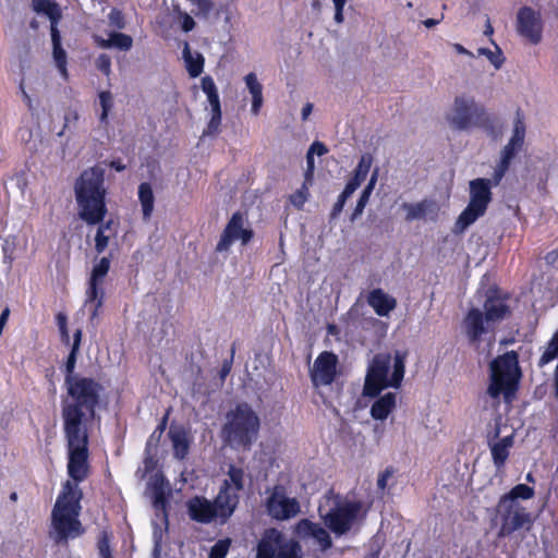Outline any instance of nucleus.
Wrapping results in <instances>:
<instances>
[{"instance_id": "2", "label": "nucleus", "mask_w": 558, "mask_h": 558, "mask_svg": "<svg viewBox=\"0 0 558 558\" xmlns=\"http://www.w3.org/2000/svg\"><path fill=\"white\" fill-rule=\"evenodd\" d=\"M105 170L92 167L84 170L74 183L77 215L87 225H99L107 215Z\"/></svg>"}, {"instance_id": "22", "label": "nucleus", "mask_w": 558, "mask_h": 558, "mask_svg": "<svg viewBox=\"0 0 558 558\" xmlns=\"http://www.w3.org/2000/svg\"><path fill=\"white\" fill-rule=\"evenodd\" d=\"M518 32L532 44H538L542 39V20L538 12L529 7H523L517 15Z\"/></svg>"}, {"instance_id": "53", "label": "nucleus", "mask_w": 558, "mask_h": 558, "mask_svg": "<svg viewBox=\"0 0 558 558\" xmlns=\"http://www.w3.org/2000/svg\"><path fill=\"white\" fill-rule=\"evenodd\" d=\"M391 476H392V471L389 469H386L384 472H381L377 478L378 489L384 492L386 489L388 481L391 478Z\"/></svg>"}, {"instance_id": "29", "label": "nucleus", "mask_w": 558, "mask_h": 558, "mask_svg": "<svg viewBox=\"0 0 558 558\" xmlns=\"http://www.w3.org/2000/svg\"><path fill=\"white\" fill-rule=\"evenodd\" d=\"M395 407L396 393L388 392L373 403L371 408V415L375 420H386Z\"/></svg>"}, {"instance_id": "14", "label": "nucleus", "mask_w": 558, "mask_h": 558, "mask_svg": "<svg viewBox=\"0 0 558 558\" xmlns=\"http://www.w3.org/2000/svg\"><path fill=\"white\" fill-rule=\"evenodd\" d=\"M246 475L243 469L230 465L218 496L220 508L226 513H233L240 502V494L244 490Z\"/></svg>"}, {"instance_id": "20", "label": "nucleus", "mask_w": 558, "mask_h": 558, "mask_svg": "<svg viewBox=\"0 0 558 558\" xmlns=\"http://www.w3.org/2000/svg\"><path fill=\"white\" fill-rule=\"evenodd\" d=\"M465 336L471 344L478 345L483 337L489 332H494L495 325L488 320L485 313L477 308L471 307L462 322Z\"/></svg>"}, {"instance_id": "19", "label": "nucleus", "mask_w": 558, "mask_h": 558, "mask_svg": "<svg viewBox=\"0 0 558 558\" xmlns=\"http://www.w3.org/2000/svg\"><path fill=\"white\" fill-rule=\"evenodd\" d=\"M252 236L253 231L247 227L244 215L239 211L234 213L225 227L216 250L218 252H226L236 241H240L242 245H246Z\"/></svg>"}, {"instance_id": "44", "label": "nucleus", "mask_w": 558, "mask_h": 558, "mask_svg": "<svg viewBox=\"0 0 558 558\" xmlns=\"http://www.w3.org/2000/svg\"><path fill=\"white\" fill-rule=\"evenodd\" d=\"M244 80L252 97L263 95V86L258 82L255 73H248Z\"/></svg>"}, {"instance_id": "42", "label": "nucleus", "mask_w": 558, "mask_h": 558, "mask_svg": "<svg viewBox=\"0 0 558 558\" xmlns=\"http://www.w3.org/2000/svg\"><path fill=\"white\" fill-rule=\"evenodd\" d=\"M230 543L231 542L228 538L218 541L211 547L208 558H226L229 551Z\"/></svg>"}, {"instance_id": "64", "label": "nucleus", "mask_w": 558, "mask_h": 558, "mask_svg": "<svg viewBox=\"0 0 558 558\" xmlns=\"http://www.w3.org/2000/svg\"><path fill=\"white\" fill-rule=\"evenodd\" d=\"M110 167L117 171H122L125 169V166L120 160H113L110 162Z\"/></svg>"}, {"instance_id": "21", "label": "nucleus", "mask_w": 558, "mask_h": 558, "mask_svg": "<svg viewBox=\"0 0 558 558\" xmlns=\"http://www.w3.org/2000/svg\"><path fill=\"white\" fill-rule=\"evenodd\" d=\"M338 357L336 354L324 351L322 352L310 371L311 379L314 386H327L330 385L336 376V367Z\"/></svg>"}, {"instance_id": "31", "label": "nucleus", "mask_w": 558, "mask_h": 558, "mask_svg": "<svg viewBox=\"0 0 558 558\" xmlns=\"http://www.w3.org/2000/svg\"><path fill=\"white\" fill-rule=\"evenodd\" d=\"M169 437L172 442L174 457L179 460H183L187 456L190 448L186 432L182 428L171 427L169 429Z\"/></svg>"}, {"instance_id": "7", "label": "nucleus", "mask_w": 558, "mask_h": 558, "mask_svg": "<svg viewBox=\"0 0 558 558\" xmlns=\"http://www.w3.org/2000/svg\"><path fill=\"white\" fill-rule=\"evenodd\" d=\"M520 375L518 355L514 351L507 352L493 360L490 363V384L487 389L488 396L496 400L500 395H504L505 400L510 402Z\"/></svg>"}, {"instance_id": "49", "label": "nucleus", "mask_w": 558, "mask_h": 558, "mask_svg": "<svg viewBox=\"0 0 558 558\" xmlns=\"http://www.w3.org/2000/svg\"><path fill=\"white\" fill-rule=\"evenodd\" d=\"M108 17H109L110 24L112 26H114L116 28L121 29L124 27L123 15L120 11L111 10Z\"/></svg>"}, {"instance_id": "37", "label": "nucleus", "mask_w": 558, "mask_h": 558, "mask_svg": "<svg viewBox=\"0 0 558 558\" xmlns=\"http://www.w3.org/2000/svg\"><path fill=\"white\" fill-rule=\"evenodd\" d=\"M98 99L101 108L99 120L104 123L113 108V95L109 90H102L99 93Z\"/></svg>"}, {"instance_id": "4", "label": "nucleus", "mask_w": 558, "mask_h": 558, "mask_svg": "<svg viewBox=\"0 0 558 558\" xmlns=\"http://www.w3.org/2000/svg\"><path fill=\"white\" fill-rule=\"evenodd\" d=\"M319 517L336 535L341 536L363 521L366 510L359 500H352L329 490L320 500Z\"/></svg>"}, {"instance_id": "33", "label": "nucleus", "mask_w": 558, "mask_h": 558, "mask_svg": "<svg viewBox=\"0 0 558 558\" xmlns=\"http://www.w3.org/2000/svg\"><path fill=\"white\" fill-rule=\"evenodd\" d=\"M114 234L116 230L113 229L112 220L99 225L95 236V248L97 253H102L107 248L110 238Z\"/></svg>"}, {"instance_id": "6", "label": "nucleus", "mask_w": 558, "mask_h": 558, "mask_svg": "<svg viewBox=\"0 0 558 558\" xmlns=\"http://www.w3.org/2000/svg\"><path fill=\"white\" fill-rule=\"evenodd\" d=\"M259 427L255 411L247 403H241L227 412L221 434L230 447L250 449L257 439Z\"/></svg>"}, {"instance_id": "26", "label": "nucleus", "mask_w": 558, "mask_h": 558, "mask_svg": "<svg viewBox=\"0 0 558 558\" xmlns=\"http://www.w3.org/2000/svg\"><path fill=\"white\" fill-rule=\"evenodd\" d=\"M484 313L488 320L496 326L510 314L507 298L496 293L488 295L484 302Z\"/></svg>"}, {"instance_id": "62", "label": "nucleus", "mask_w": 558, "mask_h": 558, "mask_svg": "<svg viewBox=\"0 0 558 558\" xmlns=\"http://www.w3.org/2000/svg\"><path fill=\"white\" fill-rule=\"evenodd\" d=\"M312 111H313V105L311 102H307L306 105H304V107L302 108V112H301L302 120L306 121L308 119V117L311 116Z\"/></svg>"}, {"instance_id": "15", "label": "nucleus", "mask_w": 558, "mask_h": 558, "mask_svg": "<svg viewBox=\"0 0 558 558\" xmlns=\"http://www.w3.org/2000/svg\"><path fill=\"white\" fill-rule=\"evenodd\" d=\"M525 123L523 116L518 111L513 120L511 137L500 153V160L494 171V185H498L506 174L512 159L522 149L525 140Z\"/></svg>"}, {"instance_id": "25", "label": "nucleus", "mask_w": 558, "mask_h": 558, "mask_svg": "<svg viewBox=\"0 0 558 558\" xmlns=\"http://www.w3.org/2000/svg\"><path fill=\"white\" fill-rule=\"evenodd\" d=\"M296 533L302 538L314 539L322 550H327L332 545L331 537L327 530L320 524L310 520H301L296 525Z\"/></svg>"}, {"instance_id": "32", "label": "nucleus", "mask_w": 558, "mask_h": 558, "mask_svg": "<svg viewBox=\"0 0 558 558\" xmlns=\"http://www.w3.org/2000/svg\"><path fill=\"white\" fill-rule=\"evenodd\" d=\"M138 199L142 206L143 218L148 220L154 211V192L149 183L144 182L138 186Z\"/></svg>"}, {"instance_id": "23", "label": "nucleus", "mask_w": 558, "mask_h": 558, "mask_svg": "<svg viewBox=\"0 0 558 558\" xmlns=\"http://www.w3.org/2000/svg\"><path fill=\"white\" fill-rule=\"evenodd\" d=\"M500 428L498 423H496L495 429L487 434V442L490 450L493 463L497 470L504 468L508 457L510 449L514 444V435L513 433L506 435L504 437H499Z\"/></svg>"}, {"instance_id": "57", "label": "nucleus", "mask_w": 558, "mask_h": 558, "mask_svg": "<svg viewBox=\"0 0 558 558\" xmlns=\"http://www.w3.org/2000/svg\"><path fill=\"white\" fill-rule=\"evenodd\" d=\"M263 95L252 97L251 111L253 114H258L263 106Z\"/></svg>"}, {"instance_id": "30", "label": "nucleus", "mask_w": 558, "mask_h": 558, "mask_svg": "<svg viewBox=\"0 0 558 558\" xmlns=\"http://www.w3.org/2000/svg\"><path fill=\"white\" fill-rule=\"evenodd\" d=\"M183 60L185 68L191 77H197L204 70L205 59L202 53L197 51H191L187 43L184 44L183 48Z\"/></svg>"}, {"instance_id": "1", "label": "nucleus", "mask_w": 558, "mask_h": 558, "mask_svg": "<svg viewBox=\"0 0 558 558\" xmlns=\"http://www.w3.org/2000/svg\"><path fill=\"white\" fill-rule=\"evenodd\" d=\"M66 396L61 402L63 429L89 430L102 386L93 378L65 376Z\"/></svg>"}, {"instance_id": "54", "label": "nucleus", "mask_w": 558, "mask_h": 558, "mask_svg": "<svg viewBox=\"0 0 558 558\" xmlns=\"http://www.w3.org/2000/svg\"><path fill=\"white\" fill-rule=\"evenodd\" d=\"M78 351H73V349L71 350L69 356H68V361H66V364H65V369H66V376H75L73 374V371H74V367H75V363H76V354H77Z\"/></svg>"}, {"instance_id": "16", "label": "nucleus", "mask_w": 558, "mask_h": 558, "mask_svg": "<svg viewBox=\"0 0 558 558\" xmlns=\"http://www.w3.org/2000/svg\"><path fill=\"white\" fill-rule=\"evenodd\" d=\"M267 513L276 520L284 521L296 517L300 512V502L289 497L282 485H276L266 500Z\"/></svg>"}, {"instance_id": "34", "label": "nucleus", "mask_w": 558, "mask_h": 558, "mask_svg": "<svg viewBox=\"0 0 558 558\" xmlns=\"http://www.w3.org/2000/svg\"><path fill=\"white\" fill-rule=\"evenodd\" d=\"M202 90L207 96V101L209 104L210 110H219L221 109L220 98L218 94L217 86L210 76H204L202 78Z\"/></svg>"}, {"instance_id": "52", "label": "nucleus", "mask_w": 558, "mask_h": 558, "mask_svg": "<svg viewBox=\"0 0 558 558\" xmlns=\"http://www.w3.org/2000/svg\"><path fill=\"white\" fill-rule=\"evenodd\" d=\"M192 2L197 7V14L207 15L213 9L210 0H192Z\"/></svg>"}, {"instance_id": "5", "label": "nucleus", "mask_w": 558, "mask_h": 558, "mask_svg": "<svg viewBox=\"0 0 558 558\" xmlns=\"http://www.w3.org/2000/svg\"><path fill=\"white\" fill-rule=\"evenodd\" d=\"M405 351L376 354L367 368L364 392L376 396L386 387H400L405 369Z\"/></svg>"}, {"instance_id": "27", "label": "nucleus", "mask_w": 558, "mask_h": 558, "mask_svg": "<svg viewBox=\"0 0 558 558\" xmlns=\"http://www.w3.org/2000/svg\"><path fill=\"white\" fill-rule=\"evenodd\" d=\"M367 304L380 317H387L397 306V300L383 289H373L367 295Z\"/></svg>"}, {"instance_id": "11", "label": "nucleus", "mask_w": 558, "mask_h": 558, "mask_svg": "<svg viewBox=\"0 0 558 558\" xmlns=\"http://www.w3.org/2000/svg\"><path fill=\"white\" fill-rule=\"evenodd\" d=\"M484 116L483 107L472 96H457L446 119L449 125L458 131H468L480 124Z\"/></svg>"}, {"instance_id": "40", "label": "nucleus", "mask_w": 558, "mask_h": 558, "mask_svg": "<svg viewBox=\"0 0 558 558\" xmlns=\"http://www.w3.org/2000/svg\"><path fill=\"white\" fill-rule=\"evenodd\" d=\"M558 357V331L554 335L539 359V365H546Z\"/></svg>"}, {"instance_id": "55", "label": "nucleus", "mask_w": 558, "mask_h": 558, "mask_svg": "<svg viewBox=\"0 0 558 558\" xmlns=\"http://www.w3.org/2000/svg\"><path fill=\"white\" fill-rule=\"evenodd\" d=\"M327 148L326 146L320 143V142H314L311 146H310V149H308V154L310 155H317V156H323L327 153Z\"/></svg>"}, {"instance_id": "24", "label": "nucleus", "mask_w": 558, "mask_h": 558, "mask_svg": "<svg viewBox=\"0 0 558 558\" xmlns=\"http://www.w3.org/2000/svg\"><path fill=\"white\" fill-rule=\"evenodd\" d=\"M401 209L405 213L404 219L409 222L414 220L436 221L440 206L436 201L425 198L417 203H403Z\"/></svg>"}, {"instance_id": "28", "label": "nucleus", "mask_w": 558, "mask_h": 558, "mask_svg": "<svg viewBox=\"0 0 558 558\" xmlns=\"http://www.w3.org/2000/svg\"><path fill=\"white\" fill-rule=\"evenodd\" d=\"M93 39L101 49L116 48L121 51H129L133 46V39L130 35L118 32H110L108 38L95 34L93 35Z\"/></svg>"}, {"instance_id": "35", "label": "nucleus", "mask_w": 558, "mask_h": 558, "mask_svg": "<svg viewBox=\"0 0 558 558\" xmlns=\"http://www.w3.org/2000/svg\"><path fill=\"white\" fill-rule=\"evenodd\" d=\"M534 497V488L525 485L518 484L511 488L508 494L500 497V501L511 500L513 504H521V500H529Z\"/></svg>"}, {"instance_id": "46", "label": "nucleus", "mask_w": 558, "mask_h": 558, "mask_svg": "<svg viewBox=\"0 0 558 558\" xmlns=\"http://www.w3.org/2000/svg\"><path fill=\"white\" fill-rule=\"evenodd\" d=\"M96 68L104 73L106 76H109L111 73V59L108 54L101 53L95 61Z\"/></svg>"}, {"instance_id": "43", "label": "nucleus", "mask_w": 558, "mask_h": 558, "mask_svg": "<svg viewBox=\"0 0 558 558\" xmlns=\"http://www.w3.org/2000/svg\"><path fill=\"white\" fill-rule=\"evenodd\" d=\"M373 165V157L371 154H364L361 156L360 161L354 170V173L357 177H364L366 179L371 167Z\"/></svg>"}, {"instance_id": "39", "label": "nucleus", "mask_w": 558, "mask_h": 558, "mask_svg": "<svg viewBox=\"0 0 558 558\" xmlns=\"http://www.w3.org/2000/svg\"><path fill=\"white\" fill-rule=\"evenodd\" d=\"M222 112L219 110H210V119L206 129L203 131V136H216L220 131Z\"/></svg>"}, {"instance_id": "36", "label": "nucleus", "mask_w": 558, "mask_h": 558, "mask_svg": "<svg viewBox=\"0 0 558 558\" xmlns=\"http://www.w3.org/2000/svg\"><path fill=\"white\" fill-rule=\"evenodd\" d=\"M490 41L494 44L495 49L492 50L488 48H478L477 54L486 57L488 61L494 65V68L498 70L504 64L505 58L501 49L494 43L493 39Z\"/></svg>"}, {"instance_id": "47", "label": "nucleus", "mask_w": 558, "mask_h": 558, "mask_svg": "<svg viewBox=\"0 0 558 558\" xmlns=\"http://www.w3.org/2000/svg\"><path fill=\"white\" fill-rule=\"evenodd\" d=\"M351 195L352 194L347 193V190L343 189V191L338 196V199H337V202L335 203V205L332 207V210H331V214H330L331 218L335 219V218H337L341 214V211H342V209H343V207L345 205V202L348 201L349 197H351Z\"/></svg>"}, {"instance_id": "12", "label": "nucleus", "mask_w": 558, "mask_h": 558, "mask_svg": "<svg viewBox=\"0 0 558 558\" xmlns=\"http://www.w3.org/2000/svg\"><path fill=\"white\" fill-rule=\"evenodd\" d=\"M256 558H302L301 547L295 541L287 539L272 529L258 543Z\"/></svg>"}, {"instance_id": "60", "label": "nucleus", "mask_w": 558, "mask_h": 558, "mask_svg": "<svg viewBox=\"0 0 558 558\" xmlns=\"http://www.w3.org/2000/svg\"><path fill=\"white\" fill-rule=\"evenodd\" d=\"M452 48L454 49V51L459 54H463V56H468V57H474V53H472L470 50H468L466 48H464L462 45L460 44H452L451 45Z\"/></svg>"}, {"instance_id": "8", "label": "nucleus", "mask_w": 558, "mask_h": 558, "mask_svg": "<svg viewBox=\"0 0 558 558\" xmlns=\"http://www.w3.org/2000/svg\"><path fill=\"white\" fill-rule=\"evenodd\" d=\"M68 446V474L72 484L84 481L88 475L89 430L63 429Z\"/></svg>"}, {"instance_id": "38", "label": "nucleus", "mask_w": 558, "mask_h": 558, "mask_svg": "<svg viewBox=\"0 0 558 558\" xmlns=\"http://www.w3.org/2000/svg\"><path fill=\"white\" fill-rule=\"evenodd\" d=\"M312 184L313 182H307L306 180H304L301 189H299L290 196V202L294 207L301 209L304 206V204L308 199L310 186H312Z\"/></svg>"}, {"instance_id": "59", "label": "nucleus", "mask_w": 558, "mask_h": 558, "mask_svg": "<svg viewBox=\"0 0 558 558\" xmlns=\"http://www.w3.org/2000/svg\"><path fill=\"white\" fill-rule=\"evenodd\" d=\"M378 175H379V169L376 168L373 171V173H372V175H371V178L368 180V183L366 184V186L364 189H367L369 191H374V189L376 186V183H377V180H378Z\"/></svg>"}, {"instance_id": "10", "label": "nucleus", "mask_w": 558, "mask_h": 558, "mask_svg": "<svg viewBox=\"0 0 558 558\" xmlns=\"http://www.w3.org/2000/svg\"><path fill=\"white\" fill-rule=\"evenodd\" d=\"M496 520L499 524L497 536L505 538L515 532H529L534 525L535 515L522 504L499 500L496 506Z\"/></svg>"}, {"instance_id": "50", "label": "nucleus", "mask_w": 558, "mask_h": 558, "mask_svg": "<svg viewBox=\"0 0 558 558\" xmlns=\"http://www.w3.org/2000/svg\"><path fill=\"white\" fill-rule=\"evenodd\" d=\"M364 181V177H357V174L354 173L345 184L344 190H347V193L353 194Z\"/></svg>"}, {"instance_id": "9", "label": "nucleus", "mask_w": 558, "mask_h": 558, "mask_svg": "<svg viewBox=\"0 0 558 558\" xmlns=\"http://www.w3.org/2000/svg\"><path fill=\"white\" fill-rule=\"evenodd\" d=\"M492 185L489 179H475L470 182V202L454 223V233L464 232L485 214L492 201Z\"/></svg>"}, {"instance_id": "45", "label": "nucleus", "mask_w": 558, "mask_h": 558, "mask_svg": "<svg viewBox=\"0 0 558 558\" xmlns=\"http://www.w3.org/2000/svg\"><path fill=\"white\" fill-rule=\"evenodd\" d=\"M57 325L61 335V339L63 342L69 343L70 336L68 330V316L60 312L56 316Z\"/></svg>"}, {"instance_id": "48", "label": "nucleus", "mask_w": 558, "mask_h": 558, "mask_svg": "<svg viewBox=\"0 0 558 558\" xmlns=\"http://www.w3.org/2000/svg\"><path fill=\"white\" fill-rule=\"evenodd\" d=\"M98 551L100 558H112L109 541L106 534L98 541Z\"/></svg>"}, {"instance_id": "17", "label": "nucleus", "mask_w": 558, "mask_h": 558, "mask_svg": "<svg viewBox=\"0 0 558 558\" xmlns=\"http://www.w3.org/2000/svg\"><path fill=\"white\" fill-rule=\"evenodd\" d=\"M186 508L190 518L199 523H210L213 521L226 523L233 514L223 512L218 502V496L213 501L201 496L193 497L186 502Z\"/></svg>"}, {"instance_id": "41", "label": "nucleus", "mask_w": 558, "mask_h": 558, "mask_svg": "<svg viewBox=\"0 0 558 558\" xmlns=\"http://www.w3.org/2000/svg\"><path fill=\"white\" fill-rule=\"evenodd\" d=\"M373 191L364 189L357 199L356 206L352 213L351 220H356L364 211Z\"/></svg>"}, {"instance_id": "61", "label": "nucleus", "mask_w": 558, "mask_h": 558, "mask_svg": "<svg viewBox=\"0 0 558 558\" xmlns=\"http://www.w3.org/2000/svg\"><path fill=\"white\" fill-rule=\"evenodd\" d=\"M81 340H82V330L77 329L74 332V341H73V345H72L73 351H78L80 350Z\"/></svg>"}, {"instance_id": "51", "label": "nucleus", "mask_w": 558, "mask_h": 558, "mask_svg": "<svg viewBox=\"0 0 558 558\" xmlns=\"http://www.w3.org/2000/svg\"><path fill=\"white\" fill-rule=\"evenodd\" d=\"M306 171H305V174H304V180H306L307 182H313L314 181V169H315V161H314V156L313 155H310L308 153L306 154Z\"/></svg>"}, {"instance_id": "58", "label": "nucleus", "mask_w": 558, "mask_h": 558, "mask_svg": "<svg viewBox=\"0 0 558 558\" xmlns=\"http://www.w3.org/2000/svg\"><path fill=\"white\" fill-rule=\"evenodd\" d=\"M194 26H195L194 20L189 14H185L183 16V21H182V29L184 32H190L194 28Z\"/></svg>"}, {"instance_id": "63", "label": "nucleus", "mask_w": 558, "mask_h": 558, "mask_svg": "<svg viewBox=\"0 0 558 558\" xmlns=\"http://www.w3.org/2000/svg\"><path fill=\"white\" fill-rule=\"evenodd\" d=\"M231 371V362L226 361L221 368V378H225Z\"/></svg>"}, {"instance_id": "56", "label": "nucleus", "mask_w": 558, "mask_h": 558, "mask_svg": "<svg viewBox=\"0 0 558 558\" xmlns=\"http://www.w3.org/2000/svg\"><path fill=\"white\" fill-rule=\"evenodd\" d=\"M78 119V114L75 111H70L65 113L64 116V126L63 129L58 133L59 136H62L64 134V130L71 124L76 122Z\"/></svg>"}, {"instance_id": "13", "label": "nucleus", "mask_w": 558, "mask_h": 558, "mask_svg": "<svg viewBox=\"0 0 558 558\" xmlns=\"http://www.w3.org/2000/svg\"><path fill=\"white\" fill-rule=\"evenodd\" d=\"M33 8L37 13H43L50 20V33L51 41L53 47V60L60 74L66 77V52L61 46V36L57 27L59 20L61 19V12L57 3L51 0H35Z\"/></svg>"}, {"instance_id": "18", "label": "nucleus", "mask_w": 558, "mask_h": 558, "mask_svg": "<svg viewBox=\"0 0 558 558\" xmlns=\"http://www.w3.org/2000/svg\"><path fill=\"white\" fill-rule=\"evenodd\" d=\"M109 258L102 257L92 270L85 300V306L89 307L92 318L97 316L98 310L102 306L105 294L102 282L109 271Z\"/></svg>"}, {"instance_id": "3", "label": "nucleus", "mask_w": 558, "mask_h": 558, "mask_svg": "<svg viewBox=\"0 0 558 558\" xmlns=\"http://www.w3.org/2000/svg\"><path fill=\"white\" fill-rule=\"evenodd\" d=\"M82 492L76 484L66 481L57 498L51 514V537L56 543L66 542L83 534L84 529L78 520Z\"/></svg>"}]
</instances>
